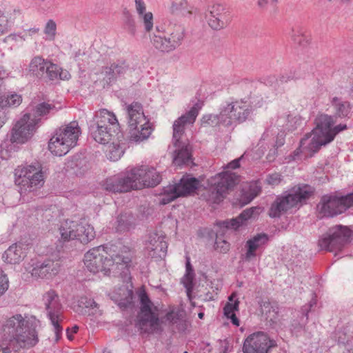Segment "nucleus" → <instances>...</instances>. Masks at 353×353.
<instances>
[{
	"instance_id": "obj_1",
	"label": "nucleus",
	"mask_w": 353,
	"mask_h": 353,
	"mask_svg": "<svg viewBox=\"0 0 353 353\" xmlns=\"http://www.w3.org/2000/svg\"><path fill=\"white\" fill-rule=\"evenodd\" d=\"M336 122L331 115L318 114L314 120L316 127L301 139L299 148L293 153V159L296 160L300 153L311 157L321 146L332 142L338 133L347 129V125L342 123L332 128Z\"/></svg>"
},
{
	"instance_id": "obj_2",
	"label": "nucleus",
	"mask_w": 353,
	"mask_h": 353,
	"mask_svg": "<svg viewBox=\"0 0 353 353\" xmlns=\"http://www.w3.org/2000/svg\"><path fill=\"white\" fill-rule=\"evenodd\" d=\"M26 324L21 314H16L6 321L3 326L0 353H16L21 349L31 348L38 343L36 330Z\"/></svg>"
},
{
	"instance_id": "obj_3",
	"label": "nucleus",
	"mask_w": 353,
	"mask_h": 353,
	"mask_svg": "<svg viewBox=\"0 0 353 353\" xmlns=\"http://www.w3.org/2000/svg\"><path fill=\"white\" fill-rule=\"evenodd\" d=\"M122 254H111L107 247L103 245L90 249L84 255V264L88 270L94 274L104 272V274L110 273L113 268L121 266V270L128 271L127 267L131 262L132 252L124 246Z\"/></svg>"
},
{
	"instance_id": "obj_4",
	"label": "nucleus",
	"mask_w": 353,
	"mask_h": 353,
	"mask_svg": "<svg viewBox=\"0 0 353 353\" xmlns=\"http://www.w3.org/2000/svg\"><path fill=\"white\" fill-rule=\"evenodd\" d=\"M90 136L97 143L108 144L115 138L120 141V126L115 114L106 109L97 111L88 121Z\"/></svg>"
},
{
	"instance_id": "obj_5",
	"label": "nucleus",
	"mask_w": 353,
	"mask_h": 353,
	"mask_svg": "<svg viewBox=\"0 0 353 353\" xmlns=\"http://www.w3.org/2000/svg\"><path fill=\"white\" fill-rule=\"evenodd\" d=\"M46 172L36 162L15 170V183L19 188L21 196L37 191L43 187Z\"/></svg>"
},
{
	"instance_id": "obj_6",
	"label": "nucleus",
	"mask_w": 353,
	"mask_h": 353,
	"mask_svg": "<svg viewBox=\"0 0 353 353\" xmlns=\"http://www.w3.org/2000/svg\"><path fill=\"white\" fill-rule=\"evenodd\" d=\"M78 122L72 121L57 129L48 143V149L57 156L66 154L77 143L81 134Z\"/></svg>"
},
{
	"instance_id": "obj_7",
	"label": "nucleus",
	"mask_w": 353,
	"mask_h": 353,
	"mask_svg": "<svg viewBox=\"0 0 353 353\" xmlns=\"http://www.w3.org/2000/svg\"><path fill=\"white\" fill-rule=\"evenodd\" d=\"M126 111L130 128L129 141L140 143L146 140L153 129L143 113L142 105L138 102H133L126 106Z\"/></svg>"
},
{
	"instance_id": "obj_8",
	"label": "nucleus",
	"mask_w": 353,
	"mask_h": 353,
	"mask_svg": "<svg viewBox=\"0 0 353 353\" xmlns=\"http://www.w3.org/2000/svg\"><path fill=\"white\" fill-rule=\"evenodd\" d=\"M254 105L251 100L245 99H232L226 101L220 106L221 110V119L223 126L230 127L232 125L245 122L254 110Z\"/></svg>"
},
{
	"instance_id": "obj_9",
	"label": "nucleus",
	"mask_w": 353,
	"mask_h": 353,
	"mask_svg": "<svg viewBox=\"0 0 353 353\" xmlns=\"http://www.w3.org/2000/svg\"><path fill=\"white\" fill-rule=\"evenodd\" d=\"M313 193L312 188L307 185L294 187L288 193L277 196L269 210V216L272 218L280 217L288 210L296 206L307 199Z\"/></svg>"
},
{
	"instance_id": "obj_10",
	"label": "nucleus",
	"mask_w": 353,
	"mask_h": 353,
	"mask_svg": "<svg viewBox=\"0 0 353 353\" xmlns=\"http://www.w3.org/2000/svg\"><path fill=\"white\" fill-rule=\"evenodd\" d=\"M239 181V176L230 171L222 172L211 177L209 179L210 187L207 200L213 203H219L227 192L233 188Z\"/></svg>"
},
{
	"instance_id": "obj_11",
	"label": "nucleus",
	"mask_w": 353,
	"mask_h": 353,
	"mask_svg": "<svg viewBox=\"0 0 353 353\" xmlns=\"http://www.w3.org/2000/svg\"><path fill=\"white\" fill-rule=\"evenodd\" d=\"M322 216L333 217L353 207V192L346 195L327 194L322 196L318 205Z\"/></svg>"
},
{
	"instance_id": "obj_12",
	"label": "nucleus",
	"mask_w": 353,
	"mask_h": 353,
	"mask_svg": "<svg viewBox=\"0 0 353 353\" xmlns=\"http://www.w3.org/2000/svg\"><path fill=\"white\" fill-rule=\"evenodd\" d=\"M43 301L46 310L47 316L54 328L56 341H58L62 333L63 327L61 323L64 319L63 306L59 295L55 291L49 290L43 294Z\"/></svg>"
},
{
	"instance_id": "obj_13",
	"label": "nucleus",
	"mask_w": 353,
	"mask_h": 353,
	"mask_svg": "<svg viewBox=\"0 0 353 353\" xmlns=\"http://www.w3.org/2000/svg\"><path fill=\"white\" fill-rule=\"evenodd\" d=\"M199 181L191 175L183 176L178 183L165 187L163 196L160 201L163 205L168 204L179 196L189 195L199 186Z\"/></svg>"
},
{
	"instance_id": "obj_14",
	"label": "nucleus",
	"mask_w": 353,
	"mask_h": 353,
	"mask_svg": "<svg viewBox=\"0 0 353 353\" xmlns=\"http://www.w3.org/2000/svg\"><path fill=\"white\" fill-rule=\"evenodd\" d=\"M140 300V314L138 316L137 326L143 332H152L159 326V318L152 310V303L144 290L139 292Z\"/></svg>"
},
{
	"instance_id": "obj_15",
	"label": "nucleus",
	"mask_w": 353,
	"mask_h": 353,
	"mask_svg": "<svg viewBox=\"0 0 353 353\" xmlns=\"http://www.w3.org/2000/svg\"><path fill=\"white\" fill-rule=\"evenodd\" d=\"M351 230L346 226L336 225L330 229L329 232L319 241L321 250L336 252L342 250L351 236Z\"/></svg>"
},
{
	"instance_id": "obj_16",
	"label": "nucleus",
	"mask_w": 353,
	"mask_h": 353,
	"mask_svg": "<svg viewBox=\"0 0 353 353\" xmlns=\"http://www.w3.org/2000/svg\"><path fill=\"white\" fill-rule=\"evenodd\" d=\"M39 119L24 114L14 125L10 132L12 143H23L30 139L36 131Z\"/></svg>"
},
{
	"instance_id": "obj_17",
	"label": "nucleus",
	"mask_w": 353,
	"mask_h": 353,
	"mask_svg": "<svg viewBox=\"0 0 353 353\" xmlns=\"http://www.w3.org/2000/svg\"><path fill=\"white\" fill-rule=\"evenodd\" d=\"M140 175L132 172V170L123 174L115 175L106 179L103 183L105 190L112 192H127L131 190H137L139 182L136 180Z\"/></svg>"
},
{
	"instance_id": "obj_18",
	"label": "nucleus",
	"mask_w": 353,
	"mask_h": 353,
	"mask_svg": "<svg viewBox=\"0 0 353 353\" xmlns=\"http://www.w3.org/2000/svg\"><path fill=\"white\" fill-rule=\"evenodd\" d=\"M274 342L263 332H257L249 335L244 341L243 353H268Z\"/></svg>"
},
{
	"instance_id": "obj_19",
	"label": "nucleus",
	"mask_w": 353,
	"mask_h": 353,
	"mask_svg": "<svg viewBox=\"0 0 353 353\" xmlns=\"http://www.w3.org/2000/svg\"><path fill=\"white\" fill-rule=\"evenodd\" d=\"M201 105L199 103H195L191 109L185 114L181 115L176 120L174 121L172 129V142L173 144H179L181 141H185L183 140V136L185 132V128L187 125L193 124L199 114V112L201 109Z\"/></svg>"
},
{
	"instance_id": "obj_20",
	"label": "nucleus",
	"mask_w": 353,
	"mask_h": 353,
	"mask_svg": "<svg viewBox=\"0 0 353 353\" xmlns=\"http://www.w3.org/2000/svg\"><path fill=\"white\" fill-rule=\"evenodd\" d=\"M132 172L139 174L140 177H137L136 180L139 182L137 189H141L143 187H154L159 184L161 181V176L159 173L153 168L148 165H141L140 167L132 169Z\"/></svg>"
},
{
	"instance_id": "obj_21",
	"label": "nucleus",
	"mask_w": 353,
	"mask_h": 353,
	"mask_svg": "<svg viewBox=\"0 0 353 353\" xmlns=\"http://www.w3.org/2000/svg\"><path fill=\"white\" fill-rule=\"evenodd\" d=\"M60 269V264L50 259L37 261L32 264L31 275L35 278L51 279L57 275Z\"/></svg>"
},
{
	"instance_id": "obj_22",
	"label": "nucleus",
	"mask_w": 353,
	"mask_h": 353,
	"mask_svg": "<svg viewBox=\"0 0 353 353\" xmlns=\"http://www.w3.org/2000/svg\"><path fill=\"white\" fill-rule=\"evenodd\" d=\"M110 299L121 309L133 305L134 292L132 285H123L110 294Z\"/></svg>"
},
{
	"instance_id": "obj_23",
	"label": "nucleus",
	"mask_w": 353,
	"mask_h": 353,
	"mask_svg": "<svg viewBox=\"0 0 353 353\" xmlns=\"http://www.w3.org/2000/svg\"><path fill=\"white\" fill-rule=\"evenodd\" d=\"M28 245L23 243H16L11 245L3 254L4 262L9 264H19L26 257Z\"/></svg>"
},
{
	"instance_id": "obj_24",
	"label": "nucleus",
	"mask_w": 353,
	"mask_h": 353,
	"mask_svg": "<svg viewBox=\"0 0 353 353\" xmlns=\"http://www.w3.org/2000/svg\"><path fill=\"white\" fill-rule=\"evenodd\" d=\"M176 147L173 163L176 165H190L192 160V147L188 141L174 144Z\"/></svg>"
},
{
	"instance_id": "obj_25",
	"label": "nucleus",
	"mask_w": 353,
	"mask_h": 353,
	"mask_svg": "<svg viewBox=\"0 0 353 353\" xmlns=\"http://www.w3.org/2000/svg\"><path fill=\"white\" fill-rule=\"evenodd\" d=\"M162 236L154 234L149 237L146 243V248L150 252L152 257H163L165 256L168 244Z\"/></svg>"
},
{
	"instance_id": "obj_26",
	"label": "nucleus",
	"mask_w": 353,
	"mask_h": 353,
	"mask_svg": "<svg viewBox=\"0 0 353 353\" xmlns=\"http://www.w3.org/2000/svg\"><path fill=\"white\" fill-rule=\"evenodd\" d=\"M130 70V68L125 61H117L112 63L110 66L103 67L101 73L105 79L112 82L118 77H123Z\"/></svg>"
},
{
	"instance_id": "obj_27",
	"label": "nucleus",
	"mask_w": 353,
	"mask_h": 353,
	"mask_svg": "<svg viewBox=\"0 0 353 353\" xmlns=\"http://www.w3.org/2000/svg\"><path fill=\"white\" fill-rule=\"evenodd\" d=\"M259 208H251L243 210L236 218L223 221L221 225L228 229L236 230L242 225L244 221L254 216V213L258 214Z\"/></svg>"
},
{
	"instance_id": "obj_28",
	"label": "nucleus",
	"mask_w": 353,
	"mask_h": 353,
	"mask_svg": "<svg viewBox=\"0 0 353 353\" xmlns=\"http://www.w3.org/2000/svg\"><path fill=\"white\" fill-rule=\"evenodd\" d=\"M330 105L333 109L334 119L345 118L348 117L352 109L350 103L341 97H334L330 100Z\"/></svg>"
},
{
	"instance_id": "obj_29",
	"label": "nucleus",
	"mask_w": 353,
	"mask_h": 353,
	"mask_svg": "<svg viewBox=\"0 0 353 353\" xmlns=\"http://www.w3.org/2000/svg\"><path fill=\"white\" fill-rule=\"evenodd\" d=\"M3 77L0 76V108H16L22 102V97L13 92L3 93L1 85Z\"/></svg>"
},
{
	"instance_id": "obj_30",
	"label": "nucleus",
	"mask_w": 353,
	"mask_h": 353,
	"mask_svg": "<svg viewBox=\"0 0 353 353\" xmlns=\"http://www.w3.org/2000/svg\"><path fill=\"white\" fill-rule=\"evenodd\" d=\"M75 239L79 240L83 244H87L95 237L94 228L85 222H77L75 230Z\"/></svg>"
},
{
	"instance_id": "obj_31",
	"label": "nucleus",
	"mask_w": 353,
	"mask_h": 353,
	"mask_svg": "<svg viewBox=\"0 0 353 353\" xmlns=\"http://www.w3.org/2000/svg\"><path fill=\"white\" fill-rule=\"evenodd\" d=\"M76 227L77 221L66 219L61 222L59 228L61 240L65 242L75 239Z\"/></svg>"
},
{
	"instance_id": "obj_32",
	"label": "nucleus",
	"mask_w": 353,
	"mask_h": 353,
	"mask_svg": "<svg viewBox=\"0 0 353 353\" xmlns=\"http://www.w3.org/2000/svg\"><path fill=\"white\" fill-rule=\"evenodd\" d=\"M134 2L136 10L143 22L145 31L150 32L153 28V15L152 12H145L146 8L143 0H135Z\"/></svg>"
},
{
	"instance_id": "obj_33",
	"label": "nucleus",
	"mask_w": 353,
	"mask_h": 353,
	"mask_svg": "<svg viewBox=\"0 0 353 353\" xmlns=\"http://www.w3.org/2000/svg\"><path fill=\"white\" fill-rule=\"evenodd\" d=\"M157 31H159L157 30ZM154 47L163 52H169L175 49L168 37H166L163 33L158 32L154 34L151 39Z\"/></svg>"
},
{
	"instance_id": "obj_34",
	"label": "nucleus",
	"mask_w": 353,
	"mask_h": 353,
	"mask_svg": "<svg viewBox=\"0 0 353 353\" xmlns=\"http://www.w3.org/2000/svg\"><path fill=\"white\" fill-rule=\"evenodd\" d=\"M48 61L41 57H34L29 64V72L34 76L41 78L46 74V70Z\"/></svg>"
},
{
	"instance_id": "obj_35",
	"label": "nucleus",
	"mask_w": 353,
	"mask_h": 353,
	"mask_svg": "<svg viewBox=\"0 0 353 353\" xmlns=\"http://www.w3.org/2000/svg\"><path fill=\"white\" fill-rule=\"evenodd\" d=\"M31 108L30 112L26 113V114H30L31 118H36L40 121V117H43L54 110L55 106L52 104L43 102L37 104L35 107H29Z\"/></svg>"
},
{
	"instance_id": "obj_36",
	"label": "nucleus",
	"mask_w": 353,
	"mask_h": 353,
	"mask_svg": "<svg viewBox=\"0 0 353 353\" xmlns=\"http://www.w3.org/2000/svg\"><path fill=\"white\" fill-rule=\"evenodd\" d=\"M50 80H54L59 78L60 79H68L70 77L69 72L66 70L63 71L57 65L48 61L46 74Z\"/></svg>"
},
{
	"instance_id": "obj_37",
	"label": "nucleus",
	"mask_w": 353,
	"mask_h": 353,
	"mask_svg": "<svg viewBox=\"0 0 353 353\" xmlns=\"http://www.w3.org/2000/svg\"><path fill=\"white\" fill-rule=\"evenodd\" d=\"M185 37V28L181 25L175 24L170 30L168 39L175 48L179 47Z\"/></svg>"
},
{
	"instance_id": "obj_38",
	"label": "nucleus",
	"mask_w": 353,
	"mask_h": 353,
	"mask_svg": "<svg viewBox=\"0 0 353 353\" xmlns=\"http://www.w3.org/2000/svg\"><path fill=\"white\" fill-rule=\"evenodd\" d=\"M261 191V186L257 182H252L249 185L248 190H245L241 196V201L243 204H248L251 202Z\"/></svg>"
},
{
	"instance_id": "obj_39",
	"label": "nucleus",
	"mask_w": 353,
	"mask_h": 353,
	"mask_svg": "<svg viewBox=\"0 0 353 353\" xmlns=\"http://www.w3.org/2000/svg\"><path fill=\"white\" fill-rule=\"evenodd\" d=\"M261 310L267 319L275 321L278 317L279 306L276 302L265 301L261 305Z\"/></svg>"
},
{
	"instance_id": "obj_40",
	"label": "nucleus",
	"mask_w": 353,
	"mask_h": 353,
	"mask_svg": "<svg viewBox=\"0 0 353 353\" xmlns=\"http://www.w3.org/2000/svg\"><path fill=\"white\" fill-rule=\"evenodd\" d=\"M123 28L131 35H135L137 32V26L132 15L127 10L123 12Z\"/></svg>"
},
{
	"instance_id": "obj_41",
	"label": "nucleus",
	"mask_w": 353,
	"mask_h": 353,
	"mask_svg": "<svg viewBox=\"0 0 353 353\" xmlns=\"http://www.w3.org/2000/svg\"><path fill=\"white\" fill-rule=\"evenodd\" d=\"M78 306L82 310L88 309L89 310H92V314H97V310H99V304L97 303L92 299L88 298L87 296H81L78 300Z\"/></svg>"
},
{
	"instance_id": "obj_42",
	"label": "nucleus",
	"mask_w": 353,
	"mask_h": 353,
	"mask_svg": "<svg viewBox=\"0 0 353 353\" xmlns=\"http://www.w3.org/2000/svg\"><path fill=\"white\" fill-rule=\"evenodd\" d=\"M303 78L300 70H291L282 73L279 77V81L281 83H288L290 81H296Z\"/></svg>"
},
{
	"instance_id": "obj_43",
	"label": "nucleus",
	"mask_w": 353,
	"mask_h": 353,
	"mask_svg": "<svg viewBox=\"0 0 353 353\" xmlns=\"http://www.w3.org/2000/svg\"><path fill=\"white\" fill-rule=\"evenodd\" d=\"M221 110L219 109V113L216 114H210L203 116L201 122L203 124L209 125L211 126L222 125H223V121L221 119Z\"/></svg>"
},
{
	"instance_id": "obj_44",
	"label": "nucleus",
	"mask_w": 353,
	"mask_h": 353,
	"mask_svg": "<svg viewBox=\"0 0 353 353\" xmlns=\"http://www.w3.org/2000/svg\"><path fill=\"white\" fill-rule=\"evenodd\" d=\"M235 294L233 293L229 297V301H232ZM239 301L238 300H235L234 303L228 302L225 304L223 307V313L224 315L228 317V316L234 314V312L238 310L239 309Z\"/></svg>"
},
{
	"instance_id": "obj_45",
	"label": "nucleus",
	"mask_w": 353,
	"mask_h": 353,
	"mask_svg": "<svg viewBox=\"0 0 353 353\" xmlns=\"http://www.w3.org/2000/svg\"><path fill=\"white\" fill-rule=\"evenodd\" d=\"M245 247L246 248V252L243 255V259L245 261H250L252 259L256 257V250L259 248L250 239L246 241Z\"/></svg>"
},
{
	"instance_id": "obj_46",
	"label": "nucleus",
	"mask_w": 353,
	"mask_h": 353,
	"mask_svg": "<svg viewBox=\"0 0 353 353\" xmlns=\"http://www.w3.org/2000/svg\"><path fill=\"white\" fill-rule=\"evenodd\" d=\"M47 39L53 41L57 34V24L52 19H49L45 26L44 30Z\"/></svg>"
},
{
	"instance_id": "obj_47",
	"label": "nucleus",
	"mask_w": 353,
	"mask_h": 353,
	"mask_svg": "<svg viewBox=\"0 0 353 353\" xmlns=\"http://www.w3.org/2000/svg\"><path fill=\"white\" fill-rule=\"evenodd\" d=\"M132 216L130 214H122L117 218V230L119 231L128 230L132 224Z\"/></svg>"
},
{
	"instance_id": "obj_48",
	"label": "nucleus",
	"mask_w": 353,
	"mask_h": 353,
	"mask_svg": "<svg viewBox=\"0 0 353 353\" xmlns=\"http://www.w3.org/2000/svg\"><path fill=\"white\" fill-rule=\"evenodd\" d=\"M313 303L312 302L310 303L309 305H305L302 308V314L303 316H305L306 319L305 321L302 323H297L296 321H294V323L292 324V330L295 332H299L301 330H302L304 327L305 324L306 323L307 319H308V312L312 307Z\"/></svg>"
},
{
	"instance_id": "obj_49",
	"label": "nucleus",
	"mask_w": 353,
	"mask_h": 353,
	"mask_svg": "<svg viewBox=\"0 0 353 353\" xmlns=\"http://www.w3.org/2000/svg\"><path fill=\"white\" fill-rule=\"evenodd\" d=\"M223 16L210 17L209 18V26L214 29L219 30L224 27L225 22L223 21Z\"/></svg>"
},
{
	"instance_id": "obj_50",
	"label": "nucleus",
	"mask_w": 353,
	"mask_h": 353,
	"mask_svg": "<svg viewBox=\"0 0 353 353\" xmlns=\"http://www.w3.org/2000/svg\"><path fill=\"white\" fill-rule=\"evenodd\" d=\"M250 240L260 248L268 243L269 241V236L265 233H260L254 235L253 237L250 239Z\"/></svg>"
},
{
	"instance_id": "obj_51",
	"label": "nucleus",
	"mask_w": 353,
	"mask_h": 353,
	"mask_svg": "<svg viewBox=\"0 0 353 353\" xmlns=\"http://www.w3.org/2000/svg\"><path fill=\"white\" fill-rule=\"evenodd\" d=\"M283 180V177L279 173H273L267 176L265 181L272 187L279 185Z\"/></svg>"
},
{
	"instance_id": "obj_52",
	"label": "nucleus",
	"mask_w": 353,
	"mask_h": 353,
	"mask_svg": "<svg viewBox=\"0 0 353 353\" xmlns=\"http://www.w3.org/2000/svg\"><path fill=\"white\" fill-rule=\"evenodd\" d=\"M214 249L219 252L226 253L230 250V243L225 240L217 237L214 243Z\"/></svg>"
},
{
	"instance_id": "obj_53",
	"label": "nucleus",
	"mask_w": 353,
	"mask_h": 353,
	"mask_svg": "<svg viewBox=\"0 0 353 353\" xmlns=\"http://www.w3.org/2000/svg\"><path fill=\"white\" fill-rule=\"evenodd\" d=\"M9 287V281L7 276L2 270H0V296L3 294Z\"/></svg>"
},
{
	"instance_id": "obj_54",
	"label": "nucleus",
	"mask_w": 353,
	"mask_h": 353,
	"mask_svg": "<svg viewBox=\"0 0 353 353\" xmlns=\"http://www.w3.org/2000/svg\"><path fill=\"white\" fill-rule=\"evenodd\" d=\"M181 314L179 311L172 310L166 314L165 319L170 323L174 324L181 319Z\"/></svg>"
},
{
	"instance_id": "obj_55",
	"label": "nucleus",
	"mask_w": 353,
	"mask_h": 353,
	"mask_svg": "<svg viewBox=\"0 0 353 353\" xmlns=\"http://www.w3.org/2000/svg\"><path fill=\"white\" fill-rule=\"evenodd\" d=\"M287 119H289V113L288 112H283L278 116V118L275 122V125L278 128H281L285 130V124Z\"/></svg>"
},
{
	"instance_id": "obj_56",
	"label": "nucleus",
	"mask_w": 353,
	"mask_h": 353,
	"mask_svg": "<svg viewBox=\"0 0 353 353\" xmlns=\"http://www.w3.org/2000/svg\"><path fill=\"white\" fill-rule=\"evenodd\" d=\"M299 121V119L297 117H293L289 113V119H287L285 130H294L296 128V124Z\"/></svg>"
},
{
	"instance_id": "obj_57",
	"label": "nucleus",
	"mask_w": 353,
	"mask_h": 353,
	"mask_svg": "<svg viewBox=\"0 0 353 353\" xmlns=\"http://www.w3.org/2000/svg\"><path fill=\"white\" fill-rule=\"evenodd\" d=\"M224 10V8L221 4H215L214 5L210 11L211 17H216V16H223V12Z\"/></svg>"
},
{
	"instance_id": "obj_58",
	"label": "nucleus",
	"mask_w": 353,
	"mask_h": 353,
	"mask_svg": "<svg viewBox=\"0 0 353 353\" xmlns=\"http://www.w3.org/2000/svg\"><path fill=\"white\" fill-rule=\"evenodd\" d=\"M8 27V17L4 14L0 12V35L7 30Z\"/></svg>"
},
{
	"instance_id": "obj_59",
	"label": "nucleus",
	"mask_w": 353,
	"mask_h": 353,
	"mask_svg": "<svg viewBox=\"0 0 353 353\" xmlns=\"http://www.w3.org/2000/svg\"><path fill=\"white\" fill-rule=\"evenodd\" d=\"M338 343L340 344L345 345L350 341L352 336L347 334L343 331H339L338 333Z\"/></svg>"
},
{
	"instance_id": "obj_60",
	"label": "nucleus",
	"mask_w": 353,
	"mask_h": 353,
	"mask_svg": "<svg viewBox=\"0 0 353 353\" xmlns=\"http://www.w3.org/2000/svg\"><path fill=\"white\" fill-rule=\"evenodd\" d=\"M185 268H186V276L188 278L190 277L191 273L193 272V268L190 263V259L188 256H186V263H185Z\"/></svg>"
},
{
	"instance_id": "obj_61",
	"label": "nucleus",
	"mask_w": 353,
	"mask_h": 353,
	"mask_svg": "<svg viewBox=\"0 0 353 353\" xmlns=\"http://www.w3.org/2000/svg\"><path fill=\"white\" fill-rule=\"evenodd\" d=\"M121 153L122 151L117 149L114 152H110L109 158L112 161H117L121 157Z\"/></svg>"
},
{
	"instance_id": "obj_62",
	"label": "nucleus",
	"mask_w": 353,
	"mask_h": 353,
	"mask_svg": "<svg viewBox=\"0 0 353 353\" xmlns=\"http://www.w3.org/2000/svg\"><path fill=\"white\" fill-rule=\"evenodd\" d=\"M241 158H239V159H236L233 161H232L231 162H230L226 168H229V169H236L237 168H239L240 166V160H241Z\"/></svg>"
},
{
	"instance_id": "obj_63",
	"label": "nucleus",
	"mask_w": 353,
	"mask_h": 353,
	"mask_svg": "<svg viewBox=\"0 0 353 353\" xmlns=\"http://www.w3.org/2000/svg\"><path fill=\"white\" fill-rule=\"evenodd\" d=\"M276 154H277V149L276 148H274L269 152V153L267 155V159L270 161H273L274 159V157L276 156Z\"/></svg>"
},
{
	"instance_id": "obj_64",
	"label": "nucleus",
	"mask_w": 353,
	"mask_h": 353,
	"mask_svg": "<svg viewBox=\"0 0 353 353\" xmlns=\"http://www.w3.org/2000/svg\"><path fill=\"white\" fill-rule=\"evenodd\" d=\"M285 143L284 138H283V134H281L276 138L275 147L277 149L278 148L282 146Z\"/></svg>"
}]
</instances>
